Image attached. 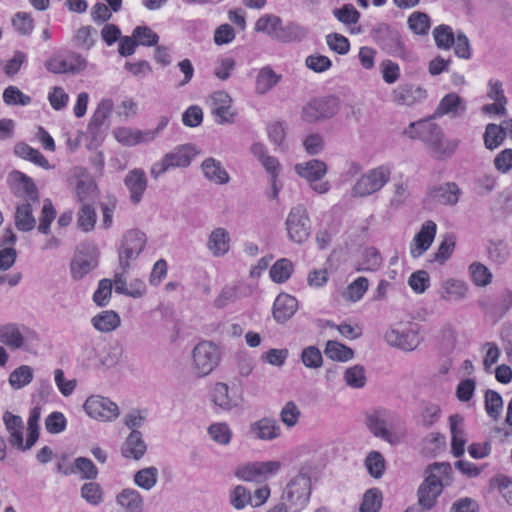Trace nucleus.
<instances>
[{"label": "nucleus", "instance_id": "f257e3e1", "mask_svg": "<svg viewBox=\"0 0 512 512\" xmlns=\"http://www.w3.org/2000/svg\"><path fill=\"white\" fill-rule=\"evenodd\" d=\"M371 37L377 46L386 54L408 62L417 60L416 55L409 50L400 32L387 23H379L371 30Z\"/></svg>", "mask_w": 512, "mask_h": 512}, {"label": "nucleus", "instance_id": "f03ea898", "mask_svg": "<svg viewBox=\"0 0 512 512\" xmlns=\"http://www.w3.org/2000/svg\"><path fill=\"white\" fill-rule=\"evenodd\" d=\"M311 495V479L304 473L293 477L286 485L281 500L289 504L293 512H299L308 503Z\"/></svg>", "mask_w": 512, "mask_h": 512}, {"label": "nucleus", "instance_id": "7ed1b4c3", "mask_svg": "<svg viewBox=\"0 0 512 512\" xmlns=\"http://www.w3.org/2000/svg\"><path fill=\"white\" fill-rule=\"evenodd\" d=\"M0 342L12 350L29 349L39 343L38 334L24 325L9 323L0 326Z\"/></svg>", "mask_w": 512, "mask_h": 512}, {"label": "nucleus", "instance_id": "20e7f679", "mask_svg": "<svg viewBox=\"0 0 512 512\" xmlns=\"http://www.w3.org/2000/svg\"><path fill=\"white\" fill-rule=\"evenodd\" d=\"M340 101L336 96H324L308 101L301 110V119L307 123H316L332 118L339 110Z\"/></svg>", "mask_w": 512, "mask_h": 512}, {"label": "nucleus", "instance_id": "39448f33", "mask_svg": "<svg viewBox=\"0 0 512 512\" xmlns=\"http://www.w3.org/2000/svg\"><path fill=\"white\" fill-rule=\"evenodd\" d=\"M147 243V236L139 229L128 230L122 237L118 249L119 265L123 271L130 267V262L136 260L144 250Z\"/></svg>", "mask_w": 512, "mask_h": 512}, {"label": "nucleus", "instance_id": "423d86ee", "mask_svg": "<svg viewBox=\"0 0 512 512\" xmlns=\"http://www.w3.org/2000/svg\"><path fill=\"white\" fill-rule=\"evenodd\" d=\"M193 368L198 377L209 375L219 364L220 351L211 341L199 342L192 351Z\"/></svg>", "mask_w": 512, "mask_h": 512}, {"label": "nucleus", "instance_id": "0eeeda50", "mask_svg": "<svg viewBox=\"0 0 512 512\" xmlns=\"http://www.w3.org/2000/svg\"><path fill=\"white\" fill-rule=\"evenodd\" d=\"M393 414L384 408H377L366 414L365 424L369 431L392 445L400 442V437L389 428L392 426Z\"/></svg>", "mask_w": 512, "mask_h": 512}, {"label": "nucleus", "instance_id": "6e6552de", "mask_svg": "<svg viewBox=\"0 0 512 512\" xmlns=\"http://www.w3.org/2000/svg\"><path fill=\"white\" fill-rule=\"evenodd\" d=\"M285 224L288 237L294 243H304L311 234L309 215L303 205H297L290 210Z\"/></svg>", "mask_w": 512, "mask_h": 512}, {"label": "nucleus", "instance_id": "1a4fd4ad", "mask_svg": "<svg viewBox=\"0 0 512 512\" xmlns=\"http://www.w3.org/2000/svg\"><path fill=\"white\" fill-rule=\"evenodd\" d=\"M391 171L379 166L362 175L352 188L354 196L365 197L379 191L389 180Z\"/></svg>", "mask_w": 512, "mask_h": 512}, {"label": "nucleus", "instance_id": "9d476101", "mask_svg": "<svg viewBox=\"0 0 512 512\" xmlns=\"http://www.w3.org/2000/svg\"><path fill=\"white\" fill-rule=\"evenodd\" d=\"M83 408L91 417L103 422H111L118 418V405L107 397L93 395L86 399Z\"/></svg>", "mask_w": 512, "mask_h": 512}, {"label": "nucleus", "instance_id": "9b49d317", "mask_svg": "<svg viewBox=\"0 0 512 512\" xmlns=\"http://www.w3.org/2000/svg\"><path fill=\"white\" fill-rule=\"evenodd\" d=\"M280 467L279 461L253 462L239 467L235 476L243 481L260 483L277 474Z\"/></svg>", "mask_w": 512, "mask_h": 512}, {"label": "nucleus", "instance_id": "f8f14e48", "mask_svg": "<svg viewBox=\"0 0 512 512\" xmlns=\"http://www.w3.org/2000/svg\"><path fill=\"white\" fill-rule=\"evenodd\" d=\"M9 180L14 183L11 189L16 197L22 198L24 202L39 203V190L31 177L21 171L13 170L9 174Z\"/></svg>", "mask_w": 512, "mask_h": 512}, {"label": "nucleus", "instance_id": "ddd939ff", "mask_svg": "<svg viewBox=\"0 0 512 512\" xmlns=\"http://www.w3.org/2000/svg\"><path fill=\"white\" fill-rule=\"evenodd\" d=\"M443 486V480L437 474L429 473L417 491L419 505L424 510L432 509L442 493Z\"/></svg>", "mask_w": 512, "mask_h": 512}, {"label": "nucleus", "instance_id": "4468645a", "mask_svg": "<svg viewBox=\"0 0 512 512\" xmlns=\"http://www.w3.org/2000/svg\"><path fill=\"white\" fill-rule=\"evenodd\" d=\"M426 146L428 153L436 160L442 161L453 156L458 148V139H447L441 129Z\"/></svg>", "mask_w": 512, "mask_h": 512}, {"label": "nucleus", "instance_id": "2eb2a0df", "mask_svg": "<svg viewBox=\"0 0 512 512\" xmlns=\"http://www.w3.org/2000/svg\"><path fill=\"white\" fill-rule=\"evenodd\" d=\"M384 338L390 346L404 351H413L420 343L418 334L411 329L390 328L386 331Z\"/></svg>", "mask_w": 512, "mask_h": 512}, {"label": "nucleus", "instance_id": "dca6fc26", "mask_svg": "<svg viewBox=\"0 0 512 512\" xmlns=\"http://www.w3.org/2000/svg\"><path fill=\"white\" fill-rule=\"evenodd\" d=\"M436 230L437 226L432 220H428L422 225L420 231L416 233L410 245V253L413 258L420 257L430 248L435 238Z\"/></svg>", "mask_w": 512, "mask_h": 512}, {"label": "nucleus", "instance_id": "f3484780", "mask_svg": "<svg viewBox=\"0 0 512 512\" xmlns=\"http://www.w3.org/2000/svg\"><path fill=\"white\" fill-rule=\"evenodd\" d=\"M148 180L144 170L135 168L130 170L125 178L124 185L130 193V201L137 205L141 202L143 195L147 189Z\"/></svg>", "mask_w": 512, "mask_h": 512}, {"label": "nucleus", "instance_id": "a211bd4d", "mask_svg": "<svg viewBox=\"0 0 512 512\" xmlns=\"http://www.w3.org/2000/svg\"><path fill=\"white\" fill-rule=\"evenodd\" d=\"M212 114L218 124H230L234 122L235 113L231 111V97L224 91L215 92L211 96Z\"/></svg>", "mask_w": 512, "mask_h": 512}, {"label": "nucleus", "instance_id": "6ab92c4d", "mask_svg": "<svg viewBox=\"0 0 512 512\" xmlns=\"http://www.w3.org/2000/svg\"><path fill=\"white\" fill-rule=\"evenodd\" d=\"M462 190L455 182H446L433 186L429 189L428 195L437 203L447 206H454L458 203Z\"/></svg>", "mask_w": 512, "mask_h": 512}, {"label": "nucleus", "instance_id": "aec40b11", "mask_svg": "<svg viewBox=\"0 0 512 512\" xmlns=\"http://www.w3.org/2000/svg\"><path fill=\"white\" fill-rule=\"evenodd\" d=\"M441 129L442 128L436 123L421 120L411 122L403 131V134L410 139L421 140L425 146H427Z\"/></svg>", "mask_w": 512, "mask_h": 512}, {"label": "nucleus", "instance_id": "412c9836", "mask_svg": "<svg viewBox=\"0 0 512 512\" xmlns=\"http://www.w3.org/2000/svg\"><path fill=\"white\" fill-rule=\"evenodd\" d=\"M484 312L494 318H502L512 307V291L504 290L499 296L484 299L480 302Z\"/></svg>", "mask_w": 512, "mask_h": 512}, {"label": "nucleus", "instance_id": "4be33fe9", "mask_svg": "<svg viewBox=\"0 0 512 512\" xmlns=\"http://www.w3.org/2000/svg\"><path fill=\"white\" fill-rule=\"evenodd\" d=\"M426 98V90L413 84H403L392 92V99L398 105L412 106Z\"/></svg>", "mask_w": 512, "mask_h": 512}, {"label": "nucleus", "instance_id": "5701e85b", "mask_svg": "<svg viewBox=\"0 0 512 512\" xmlns=\"http://www.w3.org/2000/svg\"><path fill=\"white\" fill-rule=\"evenodd\" d=\"M250 433L257 439L271 441L280 436L281 428L273 418L263 417L252 422L249 426Z\"/></svg>", "mask_w": 512, "mask_h": 512}, {"label": "nucleus", "instance_id": "b1692460", "mask_svg": "<svg viewBox=\"0 0 512 512\" xmlns=\"http://www.w3.org/2000/svg\"><path fill=\"white\" fill-rule=\"evenodd\" d=\"M98 266V251L95 247L88 255H77L70 264L71 276L74 280H81Z\"/></svg>", "mask_w": 512, "mask_h": 512}, {"label": "nucleus", "instance_id": "393cba45", "mask_svg": "<svg viewBox=\"0 0 512 512\" xmlns=\"http://www.w3.org/2000/svg\"><path fill=\"white\" fill-rule=\"evenodd\" d=\"M298 309V301L295 297L281 293L273 304V317L278 323H285Z\"/></svg>", "mask_w": 512, "mask_h": 512}, {"label": "nucleus", "instance_id": "a878e982", "mask_svg": "<svg viewBox=\"0 0 512 512\" xmlns=\"http://www.w3.org/2000/svg\"><path fill=\"white\" fill-rule=\"evenodd\" d=\"M146 451L147 444L140 431L130 432L121 447L122 456L133 460H140L145 455Z\"/></svg>", "mask_w": 512, "mask_h": 512}, {"label": "nucleus", "instance_id": "bb28decb", "mask_svg": "<svg viewBox=\"0 0 512 512\" xmlns=\"http://www.w3.org/2000/svg\"><path fill=\"white\" fill-rule=\"evenodd\" d=\"M123 512H143L144 499L140 492L134 488L122 489L115 498Z\"/></svg>", "mask_w": 512, "mask_h": 512}, {"label": "nucleus", "instance_id": "cd10ccee", "mask_svg": "<svg viewBox=\"0 0 512 512\" xmlns=\"http://www.w3.org/2000/svg\"><path fill=\"white\" fill-rule=\"evenodd\" d=\"M295 172L308 182L313 183L322 179L327 173V165L322 160L311 159L298 163L294 167Z\"/></svg>", "mask_w": 512, "mask_h": 512}, {"label": "nucleus", "instance_id": "c85d7f7f", "mask_svg": "<svg viewBox=\"0 0 512 512\" xmlns=\"http://www.w3.org/2000/svg\"><path fill=\"white\" fill-rule=\"evenodd\" d=\"M207 249L214 257L226 255L230 249L229 232L222 227L212 230L207 240Z\"/></svg>", "mask_w": 512, "mask_h": 512}, {"label": "nucleus", "instance_id": "c756f323", "mask_svg": "<svg viewBox=\"0 0 512 512\" xmlns=\"http://www.w3.org/2000/svg\"><path fill=\"white\" fill-rule=\"evenodd\" d=\"M466 111V104L464 100L456 93L446 94L440 101L436 108L435 115H450L451 117H457Z\"/></svg>", "mask_w": 512, "mask_h": 512}, {"label": "nucleus", "instance_id": "7c9ffc66", "mask_svg": "<svg viewBox=\"0 0 512 512\" xmlns=\"http://www.w3.org/2000/svg\"><path fill=\"white\" fill-rule=\"evenodd\" d=\"M463 423V417L458 414H453L449 417L450 432H451V449L452 454L459 458L465 452V432L463 428L459 427Z\"/></svg>", "mask_w": 512, "mask_h": 512}, {"label": "nucleus", "instance_id": "2f4dec72", "mask_svg": "<svg viewBox=\"0 0 512 512\" xmlns=\"http://www.w3.org/2000/svg\"><path fill=\"white\" fill-rule=\"evenodd\" d=\"M114 135L117 141L125 146H135L137 144L148 143L153 140V133H145V131L128 127L115 129Z\"/></svg>", "mask_w": 512, "mask_h": 512}, {"label": "nucleus", "instance_id": "473e14b6", "mask_svg": "<svg viewBox=\"0 0 512 512\" xmlns=\"http://www.w3.org/2000/svg\"><path fill=\"white\" fill-rule=\"evenodd\" d=\"M33 203L23 202L16 206L14 224L21 232H30L36 227V219L33 215Z\"/></svg>", "mask_w": 512, "mask_h": 512}, {"label": "nucleus", "instance_id": "72a5a7b5", "mask_svg": "<svg viewBox=\"0 0 512 512\" xmlns=\"http://www.w3.org/2000/svg\"><path fill=\"white\" fill-rule=\"evenodd\" d=\"M204 176L211 182L223 185L229 182L230 177L223 168L220 161L210 157L206 158L201 164Z\"/></svg>", "mask_w": 512, "mask_h": 512}, {"label": "nucleus", "instance_id": "f704fd0d", "mask_svg": "<svg viewBox=\"0 0 512 512\" xmlns=\"http://www.w3.org/2000/svg\"><path fill=\"white\" fill-rule=\"evenodd\" d=\"M211 397L213 403L224 411H230L238 406L236 397L230 394L229 386L226 383H216L212 390Z\"/></svg>", "mask_w": 512, "mask_h": 512}, {"label": "nucleus", "instance_id": "c9c22d12", "mask_svg": "<svg viewBox=\"0 0 512 512\" xmlns=\"http://www.w3.org/2000/svg\"><path fill=\"white\" fill-rule=\"evenodd\" d=\"M91 323L97 331L108 333L120 326L121 319L115 311L105 310L96 314L91 319Z\"/></svg>", "mask_w": 512, "mask_h": 512}, {"label": "nucleus", "instance_id": "e433bc0d", "mask_svg": "<svg viewBox=\"0 0 512 512\" xmlns=\"http://www.w3.org/2000/svg\"><path fill=\"white\" fill-rule=\"evenodd\" d=\"M382 264V257L380 252L374 247H367L363 250L361 258L355 265V270L358 272H373L377 271Z\"/></svg>", "mask_w": 512, "mask_h": 512}, {"label": "nucleus", "instance_id": "4c0bfd02", "mask_svg": "<svg viewBox=\"0 0 512 512\" xmlns=\"http://www.w3.org/2000/svg\"><path fill=\"white\" fill-rule=\"evenodd\" d=\"M14 153L16 156L31 161L32 163L38 165L43 169L48 170L52 168L49 161L42 155V153L39 150L34 149L33 147L29 146L26 143H17L14 147Z\"/></svg>", "mask_w": 512, "mask_h": 512}, {"label": "nucleus", "instance_id": "58836bf2", "mask_svg": "<svg viewBox=\"0 0 512 512\" xmlns=\"http://www.w3.org/2000/svg\"><path fill=\"white\" fill-rule=\"evenodd\" d=\"M3 421L9 432V443L14 447H22V418L10 412H5Z\"/></svg>", "mask_w": 512, "mask_h": 512}, {"label": "nucleus", "instance_id": "ea45409f", "mask_svg": "<svg viewBox=\"0 0 512 512\" xmlns=\"http://www.w3.org/2000/svg\"><path fill=\"white\" fill-rule=\"evenodd\" d=\"M324 353L329 359L338 362H347L354 357V351L350 347L336 340L326 342Z\"/></svg>", "mask_w": 512, "mask_h": 512}, {"label": "nucleus", "instance_id": "a19ab883", "mask_svg": "<svg viewBox=\"0 0 512 512\" xmlns=\"http://www.w3.org/2000/svg\"><path fill=\"white\" fill-rule=\"evenodd\" d=\"M281 80V75L273 71L269 66H265L258 72L256 77V92L265 94L271 90Z\"/></svg>", "mask_w": 512, "mask_h": 512}, {"label": "nucleus", "instance_id": "79ce46f5", "mask_svg": "<svg viewBox=\"0 0 512 512\" xmlns=\"http://www.w3.org/2000/svg\"><path fill=\"white\" fill-rule=\"evenodd\" d=\"M282 19L274 14H265L255 23V31L267 34L270 38L276 40L279 33Z\"/></svg>", "mask_w": 512, "mask_h": 512}, {"label": "nucleus", "instance_id": "37998d69", "mask_svg": "<svg viewBox=\"0 0 512 512\" xmlns=\"http://www.w3.org/2000/svg\"><path fill=\"white\" fill-rule=\"evenodd\" d=\"M307 34L308 30L306 28L290 22L285 26L281 24L279 33L276 35V40L283 43L301 41L307 36Z\"/></svg>", "mask_w": 512, "mask_h": 512}, {"label": "nucleus", "instance_id": "c03bdc74", "mask_svg": "<svg viewBox=\"0 0 512 512\" xmlns=\"http://www.w3.org/2000/svg\"><path fill=\"white\" fill-rule=\"evenodd\" d=\"M407 25L414 34L425 36L430 30L431 20L428 14L415 11L408 17Z\"/></svg>", "mask_w": 512, "mask_h": 512}, {"label": "nucleus", "instance_id": "a18cd8bd", "mask_svg": "<svg viewBox=\"0 0 512 512\" xmlns=\"http://www.w3.org/2000/svg\"><path fill=\"white\" fill-rule=\"evenodd\" d=\"M134 483L146 490H151L158 480V469L154 466L140 469L133 476Z\"/></svg>", "mask_w": 512, "mask_h": 512}, {"label": "nucleus", "instance_id": "49530a36", "mask_svg": "<svg viewBox=\"0 0 512 512\" xmlns=\"http://www.w3.org/2000/svg\"><path fill=\"white\" fill-rule=\"evenodd\" d=\"M292 272L293 263L287 258H282L272 265L269 274L275 283H284L290 278Z\"/></svg>", "mask_w": 512, "mask_h": 512}, {"label": "nucleus", "instance_id": "de8ad7c7", "mask_svg": "<svg viewBox=\"0 0 512 512\" xmlns=\"http://www.w3.org/2000/svg\"><path fill=\"white\" fill-rule=\"evenodd\" d=\"M483 139L485 147L489 150H494L500 146L505 139V132H503L501 124H488L486 126Z\"/></svg>", "mask_w": 512, "mask_h": 512}, {"label": "nucleus", "instance_id": "09e8293b", "mask_svg": "<svg viewBox=\"0 0 512 512\" xmlns=\"http://www.w3.org/2000/svg\"><path fill=\"white\" fill-rule=\"evenodd\" d=\"M333 16L346 26L355 25L359 22L361 14L352 4H344L332 11Z\"/></svg>", "mask_w": 512, "mask_h": 512}, {"label": "nucleus", "instance_id": "8fccbe9b", "mask_svg": "<svg viewBox=\"0 0 512 512\" xmlns=\"http://www.w3.org/2000/svg\"><path fill=\"white\" fill-rule=\"evenodd\" d=\"M77 216V224L82 231L93 230L97 216L95 208L90 203L82 204Z\"/></svg>", "mask_w": 512, "mask_h": 512}, {"label": "nucleus", "instance_id": "3c124183", "mask_svg": "<svg viewBox=\"0 0 512 512\" xmlns=\"http://www.w3.org/2000/svg\"><path fill=\"white\" fill-rule=\"evenodd\" d=\"M56 209L53 206V203L50 199H45L43 201V207L41 210V214L39 217V225L38 231L41 234L47 235L50 233L51 223L56 218Z\"/></svg>", "mask_w": 512, "mask_h": 512}, {"label": "nucleus", "instance_id": "603ef678", "mask_svg": "<svg viewBox=\"0 0 512 512\" xmlns=\"http://www.w3.org/2000/svg\"><path fill=\"white\" fill-rule=\"evenodd\" d=\"M433 37L435 44L439 49L448 50L450 49L455 41L452 28L448 25L441 24L434 28Z\"/></svg>", "mask_w": 512, "mask_h": 512}, {"label": "nucleus", "instance_id": "864d4df0", "mask_svg": "<svg viewBox=\"0 0 512 512\" xmlns=\"http://www.w3.org/2000/svg\"><path fill=\"white\" fill-rule=\"evenodd\" d=\"M382 492L378 488L368 489L363 496L360 512H378L382 506Z\"/></svg>", "mask_w": 512, "mask_h": 512}, {"label": "nucleus", "instance_id": "5fc2aeb1", "mask_svg": "<svg viewBox=\"0 0 512 512\" xmlns=\"http://www.w3.org/2000/svg\"><path fill=\"white\" fill-rule=\"evenodd\" d=\"M33 380V369L28 365H21L9 375V383L14 389H20Z\"/></svg>", "mask_w": 512, "mask_h": 512}, {"label": "nucleus", "instance_id": "6e6d98bb", "mask_svg": "<svg viewBox=\"0 0 512 512\" xmlns=\"http://www.w3.org/2000/svg\"><path fill=\"white\" fill-rule=\"evenodd\" d=\"M485 410L489 417L496 420L500 416L503 409V400L501 395L491 389H487L485 392Z\"/></svg>", "mask_w": 512, "mask_h": 512}, {"label": "nucleus", "instance_id": "4d7b16f0", "mask_svg": "<svg viewBox=\"0 0 512 512\" xmlns=\"http://www.w3.org/2000/svg\"><path fill=\"white\" fill-rule=\"evenodd\" d=\"M365 466H366L369 474L373 478L378 479V478L382 477V475L385 471L384 457L378 451H371L365 459Z\"/></svg>", "mask_w": 512, "mask_h": 512}, {"label": "nucleus", "instance_id": "13d9d810", "mask_svg": "<svg viewBox=\"0 0 512 512\" xmlns=\"http://www.w3.org/2000/svg\"><path fill=\"white\" fill-rule=\"evenodd\" d=\"M164 157L171 168L188 167L192 160L188 152V146L177 147L172 152L167 153Z\"/></svg>", "mask_w": 512, "mask_h": 512}, {"label": "nucleus", "instance_id": "bf43d9fd", "mask_svg": "<svg viewBox=\"0 0 512 512\" xmlns=\"http://www.w3.org/2000/svg\"><path fill=\"white\" fill-rule=\"evenodd\" d=\"M344 379L348 386L352 388H362L366 384L365 369L362 365L356 364L347 368L344 373Z\"/></svg>", "mask_w": 512, "mask_h": 512}, {"label": "nucleus", "instance_id": "052dcab7", "mask_svg": "<svg viewBox=\"0 0 512 512\" xmlns=\"http://www.w3.org/2000/svg\"><path fill=\"white\" fill-rule=\"evenodd\" d=\"M73 468L74 473H80L83 479L94 480L98 476V468L91 459L86 457L76 458L74 460Z\"/></svg>", "mask_w": 512, "mask_h": 512}, {"label": "nucleus", "instance_id": "680f3d73", "mask_svg": "<svg viewBox=\"0 0 512 512\" xmlns=\"http://www.w3.org/2000/svg\"><path fill=\"white\" fill-rule=\"evenodd\" d=\"M210 437L220 445H228L232 438V431L227 423H214L208 427Z\"/></svg>", "mask_w": 512, "mask_h": 512}, {"label": "nucleus", "instance_id": "e2e57ef3", "mask_svg": "<svg viewBox=\"0 0 512 512\" xmlns=\"http://www.w3.org/2000/svg\"><path fill=\"white\" fill-rule=\"evenodd\" d=\"M303 365L310 369L320 368L323 364V357L318 347L311 345L305 347L301 352Z\"/></svg>", "mask_w": 512, "mask_h": 512}, {"label": "nucleus", "instance_id": "0e129e2a", "mask_svg": "<svg viewBox=\"0 0 512 512\" xmlns=\"http://www.w3.org/2000/svg\"><path fill=\"white\" fill-rule=\"evenodd\" d=\"M368 286L369 281L366 277H358L348 285L344 295L346 299L357 302L363 297Z\"/></svg>", "mask_w": 512, "mask_h": 512}, {"label": "nucleus", "instance_id": "69168bd1", "mask_svg": "<svg viewBox=\"0 0 512 512\" xmlns=\"http://www.w3.org/2000/svg\"><path fill=\"white\" fill-rule=\"evenodd\" d=\"M81 496L89 504L97 506L103 501V490L96 482H88L81 487Z\"/></svg>", "mask_w": 512, "mask_h": 512}, {"label": "nucleus", "instance_id": "338daca9", "mask_svg": "<svg viewBox=\"0 0 512 512\" xmlns=\"http://www.w3.org/2000/svg\"><path fill=\"white\" fill-rule=\"evenodd\" d=\"M12 25L19 34L27 36L34 29V20L27 12H17L12 18Z\"/></svg>", "mask_w": 512, "mask_h": 512}, {"label": "nucleus", "instance_id": "774afa93", "mask_svg": "<svg viewBox=\"0 0 512 512\" xmlns=\"http://www.w3.org/2000/svg\"><path fill=\"white\" fill-rule=\"evenodd\" d=\"M133 38L136 39L138 45L155 46L159 41V36L148 26H137L133 30Z\"/></svg>", "mask_w": 512, "mask_h": 512}]
</instances>
